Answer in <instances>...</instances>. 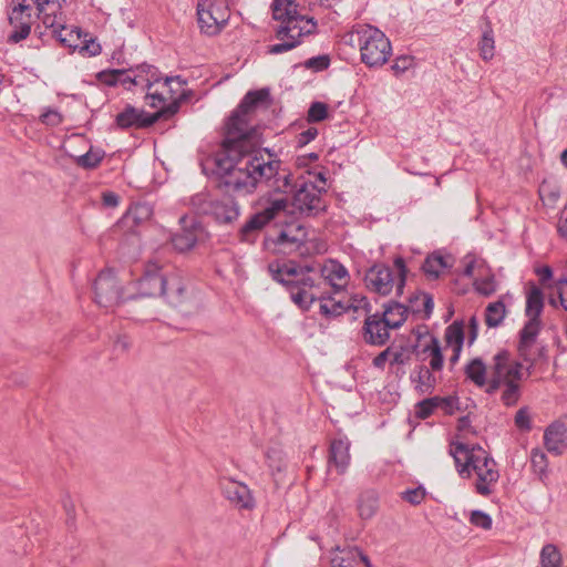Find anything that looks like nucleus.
<instances>
[{"instance_id": "62", "label": "nucleus", "mask_w": 567, "mask_h": 567, "mask_svg": "<svg viewBox=\"0 0 567 567\" xmlns=\"http://www.w3.org/2000/svg\"><path fill=\"white\" fill-rule=\"evenodd\" d=\"M421 301L423 303V311H424V317L429 318L430 315L432 313L433 311V308H434V301H433V298L427 295V293H423L422 297H421Z\"/></svg>"}, {"instance_id": "11", "label": "nucleus", "mask_w": 567, "mask_h": 567, "mask_svg": "<svg viewBox=\"0 0 567 567\" xmlns=\"http://www.w3.org/2000/svg\"><path fill=\"white\" fill-rule=\"evenodd\" d=\"M34 8L31 4L19 2L9 13V23L12 31L8 35V43H19L27 39L35 21Z\"/></svg>"}, {"instance_id": "6", "label": "nucleus", "mask_w": 567, "mask_h": 567, "mask_svg": "<svg viewBox=\"0 0 567 567\" xmlns=\"http://www.w3.org/2000/svg\"><path fill=\"white\" fill-rule=\"evenodd\" d=\"M354 33L358 35L361 61L370 68L385 64L391 55L392 48L385 34L369 24L359 25Z\"/></svg>"}, {"instance_id": "35", "label": "nucleus", "mask_w": 567, "mask_h": 567, "mask_svg": "<svg viewBox=\"0 0 567 567\" xmlns=\"http://www.w3.org/2000/svg\"><path fill=\"white\" fill-rule=\"evenodd\" d=\"M506 315V308L503 301L498 300L489 303L485 310V323L489 328L498 327Z\"/></svg>"}, {"instance_id": "29", "label": "nucleus", "mask_w": 567, "mask_h": 567, "mask_svg": "<svg viewBox=\"0 0 567 567\" xmlns=\"http://www.w3.org/2000/svg\"><path fill=\"white\" fill-rule=\"evenodd\" d=\"M452 256L435 251L426 257L422 269L430 279H437L447 268L452 267Z\"/></svg>"}, {"instance_id": "10", "label": "nucleus", "mask_w": 567, "mask_h": 567, "mask_svg": "<svg viewBox=\"0 0 567 567\" xmlns=\"http://www.w3.org/2000/svg\"><path fill=\"white\" fill-rule=\"evenodd\" d=\"M230 17L228 2H197V18L200 30L217 34Z\"/></svg>"}, {"instance_id": "37", "label": "nucleus", "mask_w": 567, "mask_h": 567, "mask_svg": "<svg viewBox=\"0 0 567 567\" xmlns=\"http://www.w3.org/2000/svg\"><path fill=\"white\" fill-rule=\"evenodd\" d=\"M542 567H561L563 558L559 549L554 544H547L540 551Z\"/></svg>"}, {"instance_id": "9", "label": "nucleus", "mask_w": 567, "mask_h": 567, "mask_svg": "<svg viewBox=\"0 0 567 567\" xmlns=\"http://www.w3.org/2000/svg\"><path fill=\"white\" fill-rule=\"evenodd\" d=\"M289 202L286 197L271 199L260 210L254 214L240 228L239 238L241 241H254L255 234L262 229L268 223L289 213Z\"/></svg>"}, {"instance_id": "27", "label": "nucleus", "mask_w": 567, "mask_h": 567, "mask_svg": "<svg viewBox=\"0 0 567 567\" xmlns=\"http://www.w3.org/2000/svg\"><path fill=\"white\" fill-rule=\"evenodd\" d=\"M185 85L186 81L179 76V86L177 84H173V86H171L172 91L169 92V103L158 110V113H162L163 118H168L176 114L181 104L190 99L192 91L186 90Z\"/></svg>"}, {"instance_id": "49", "label": "nucleus", "mask_w": 567, "mask_h": 567, "mask_svg": "<svg viewBox=\"0 0 567 567\" xmlns=\"http://www.w3.org/2000/svg\"><path fill=\"white\" fill-rule=\"evenodd\" d=\"M474 285L476 290L484 296H489L496 290V284L493 276H488L483 279H475Z\"/></svg>"}, {"instance_id": "51", "label": "nucleus", "mask_w": 567, "mask_h": 567, "mask_svg": "<svg viewBox=\"0 0 567 567\" xmlns=\"http://www.w3.org/2000/svg\"><path fill=\"white\" fill-rule=\"evenodd\" d=\"M402 498L412 505H419L425 498V489L421 486L408 489L402 493Z\"/></svg>"}, {"instance_id": "45", "label": "nucleus", "mask_w": 567, "mask_h": 567, "mask_svg": "<svg viewBox=\"0 0 567 567\" xmlns=\"http://www.w3.org/2000/svg\"><path fill=\"white\" fill-rule=\"evenodd\" d=\"M436 401H437V396H433V398L425 399V400L419 402L415 405L416 416L419 419L425 420L430 415H432L434 410L439 409Z\"/></svg>"}, {"instance_id": "43", "label": "nucleus", "mask_w": 567, "mask_h": 567, "mask_svg": "<svg viewBox=\"0 0 567 567\" xmlns=\"http://www.w3.org/2000/svg\"><path fill=\"white\" fill-rule=\"evenodd\" d=\"M76 50L84 55L95 56L101 53L102 48L95 39L89 38V34L85 33L81 37L80 45L76 47Z\"/></svg>"}, {"instance_id": "16", "label": "nucleus", "mask_w": 567, "mask_h": 567, "mask_svg": "<svg viewBox=\"0 0 567 567\" xmlns=\"http://www.w3.org/2000/svg\"><path fill=\"white\" fill-rule=\"evenodd\" d=\"M351 443L347 437L333 439L330 443L328 455V467L334 468L339 475H343L350 465Z\"/></svg>"}, {"instance_id": "58", "label": "nucleus", "mask_w": 567, "mask_h": 567, "mask_svg": "<svg viewBox=\"0 0 567 567\" xmlns=\"http://www.w3.org/2000/svg\"><path fill=\"white\" fill-rule=\"evenodd\" d=\"M515 423L519 429H529L530 427V421L528 413L526 410L520 409L517 411L515 415Z\"/></svg>"}, {"instance_id": "15", "label": "nucleus", "mask_w": 567, "mask_h": 567, "mask_svg": "<svg viewBox=\"0 0 567 567\" xmlns=\"http://www.w3.org/2000/svg\"><path fill=\"white\" fill-rule=\"evenodd\" d=\"M162 117V113L155 112L148 114L143 110H138L132 105H126L122 112L116 115V125L121 128H144L153 125Z\"/></svg>"}, {"instance_id": "54", "label": "nucleus", "mask_w": 567, "mask_h": 567, "mask_svg": "<svg viewBox=\"0 0 567 567\" xmlns=\"http://www.w3.org/2000/svg\"><path fill=\"white\" fill-rule=\"evenodd\" d=\"M41 122L49 126H58L62 123V115L56 110H47L41 115Z\"/></svg>"}, {"instance_id": "63", "label": "nucleus", "mask_w": 567, "mask_h": 567, "mask_svg": "<svg viewBox=\"0 0 567 567\" xmlns=\"http://www.w3.org/2000/svg\"><path fill=\"white\" fill-rule=\"evenodd\" d=\"M102 200L107 207H116L118 205V196L113 192L103 193Z\"/></svg>"}, {"instance_id": "57", "label": "nucleus", "mask_w": 567, "mask_h": 567, "mask_svg": "<svg viewBox=\"0 0 567 567\" xmlns=\"http://www.w3.org/2000/svg\"><path fill=\"white\" fill-rule=\"evenodd\" d=\"M329 65V59L327 56L311 58L306 62L307 68H315L317 70L327 69Z\"/></svg>"}, {"instance_id": "61", "label": "nucleus", "mask_w": 567, "mask_h": 567, "mask_svg": "<svg viewBox=\"0 0 567 567\" xmlns=\"http://www.w3.org/2000/svg\"><path fill=\"white\" fill-rule=\"evenodd\" d=\"M62 505L68 516V522H73L75 518V506L70 496H65L62 499Z\"/></svg>"}, {"instance_id": "4", "label": "nucleus", "mask_w": 567, "mask_h": 567, "mask_svg": "<svg viewBox=\"0 0 567 567\" xmlns=\"http://www.w3.org/2000/svg\"><path fill=\"white\" fill-rule=\"evenodd\" d=\"M491 378L485 392L494 394L501 392V402L505 406H514L522 395L524 374L522 363L513 360L507 351H501L493 358Z\"/></svg>"}, {"instance_id": "53", "label": "nucleus", "mask_w": 567, "mask_h": 567, "mask_svg": "<svg viewBox=\"0 0 567 567\" xmlns=\"http://www.w3.org/2000/svg\"><path fill=\"white\" fill-rule=\"evenodd\" d=\"M318 135V130L316 127H309L296 136V144L298 147H303L313 141Z\"/></svg>"}, {"instance_id": "48", "label": "nucleus", "mask_w": 567, "mask_h": 567, "mask_svg": "<svg viewBox=\"0 0 567 567\" xmlns=\"http://www.w3.org/2000/svg\"><path fill=\"white\" fill-rule=\"evenodd\" d=\"M470 522L476 527H481L483 529H491L492 528V518L488 514L482 511H473L470 516Z\"/></svg>"}, {"instance_id": "23", "label": "nucleus", "mask_w": 567, "mask_h": 567, "mask_svg": "<svg viewBox=\"0 0 567 567\" xmlns=\"http://www.w3.org/2000/svg\"><path fill=\"white\" fill-rule=\"evenodd\" d=\"M307 231L301 225H290L280 230L275 244L287 251L298 249L305 241Z\"/></svg>"}, {"instance_id": "52", "label": "nucleus", "mask_w": 567, "mask_h": 567, "mask_svg": "<svg viewBox=\"0 0 567 567\" xmlns=\"http://www.w3.org/2000/svg\"><path fill=\"white\" fill-rule=\"evenodd\" d=\"M437 406L443 410L445 414H453L458 410V399L454 396L440 398L437 396Z\"/></svg>"}, {"instance_id": "24", "label": "nucleus", "mask_w": 567, "mask_h": 567, "mask_svg": "<svg viewBox=\"0 0 567 567\" xmlns=\"http://www.w3.org/2000/svg\"><path fill=\"white\" fill-rule=\"evenodd\" d=\"M173 84L179 86V75L166 76L163 82L159 81V83L155 85V89L150 90L145 96L147 104L151 107H158L159 110L166 106L167 103H169V92L172 91L171 86H173Z\"/></svg>"}, {"instance_id": "8", "label": "nucleus", "mask_w": 567, "mask_h": 567, "mask_svg": "<svg viewBox=\"0 0 567 567\" xmlns=\"http://www.w3.org/2000/svg\"><path fill=\"white\" fill-rule=\"evenodd\" d=\"M394 267L398 275L394 276L393 270L383 264L373 265L368 269L364 276L365 287L378 295L388 296L393 287L396 288V293L401 295L406 280V267L402 258L394 260Z\"/></svg>"}, {"instance_id": "31", "label": "nucleus", "mask_w": 567, "mask_h": 567, "mask_svg": "<svg viewBox=\"0 0 567 567\" xmlns=\"http://www.w3.org/2000/svg\"><path fill=\"white\" fill-rule=\"evenodd\" d=\"M406 308L401 303L393 302L385 307L384 311L380 317L388 323L386 327L390 329L400 328L406 320Z\"/></svg>"}, {"instance_id": "20", "label": "nucleus", "mask_w": 567, "mask_h": 567, "mask_svg": "<svg viewBox=\"0 0 567 567\" xmlns=\"http://www.w3.org/2000/svg\"><path fill=\"white\" fill-rule=\"evenodd\" d=\"M219 224H233L240 215V207L230 196L215 198L208 214Z\"/></svg>"}, {"instance_id": "38", "label": "nucleus", "mask_w": 567, "mask_h": 567, "mask_svg": "<svg viewBox=\"0 0 567 567\" xmlns=\"http://www.w3.org/2000/svg\"><path fill=\"white\" fill-rule=\"evenodd\" d=\"M347 310V305L342 301H337L330 296H326L320 301V313L326 318H333L342 315Z\"/></svg>"}, {"instance_id": "33", "label": "nucleus", "mask_w": 567, "mask_h": 567, "mask_svg": "<svg viewBox=\"0 0 567 567\" xmlns=\"http://www.w3.org/2000/svg\"><path fill=\"white\" fill-rule=\"evenodd\" d=\"M544 309V295L543 291L533 286L526 297L525 313L528 318L539 319Z\"/></svg>"}, {"instance_id": "40", "label": "nucleus", "mask_w": 567, "mask_h": 567, "mask_svg": "<svg viewBox=\"0 0 567 567\" xmlns=\"http://www.w3.org/2000/svg\"><path fill=\"white\" fill-rule=\"evenodd\" d=\"M445 342L449 348H462L464 342V330L461 322H453L445 330Z\"/></svg>"}, {"instance_id": "7", "label": "nucleus", "mask_w": 567, "mask_h": 567, "mask_svg": "<svg viewBox=\"0 0 567 567\" xmlns=\"http://www.w3.org/2000/svg\"><path fill=\"white\" fill-rule=\"evenodd\" d=\"M140 296L161 297L182 296L184 288L176 276H168L157 260H150L145 266L143 277L138 280Z\"/></svg>"}, {"instance_id": "21", "label": "nucleus", "mask_w": 567, "mask_h": 567, "mask_svg": "<svg viewBox=\"0 0 567 567\" xmlns=\"http://www.w3.org/2000/svg\"><path fill=\"white\" fill-rule=\"evenodd\" d=\"M321 277L327 281L334 292L344 290L349 284V272L347 268L337 260H328L321 268Z\"/></svg>"}, {"instance_id": "22", "label": "nucleus", "mask_w": 567, "mask_h": 567, "mask_svg": "<svg viewBox=\"0 0 567 567\" xmlns=\"http://www.w3.org/2000/svg\"><path fill=\"white\" fill-rule=\"evenodd\" d=\"M331 567H372L369 558L357 547L338 549L331 557Z\"/></svg>"}, {"instance_id": "32", "label": "nucleus", "mask_w": 567, "mask_h": 567, "mask_svg": "<svg viewBox=\"0 0 567 567\" xmlns=\"http://www.w3.org/2000/svg\"><path fill=\"white\" fill-rule=\"evenodd\" d=\"M465 374L476 386L487 388L486 365L481 359L470 361L465 367Z\"/></svg>"}, {"instance_id": "30", "label": "nucleus", "mask_w": 567, "mask_h": 567, "mask_svg": "<svg viewBox=\"0 0 567 567\" xmlns=\"http://www.w3.org/2000/svg\"><path fill=\"white\" fill-rule=\"evenodd\" d=\"M379 497L374 489L363 491L358 498V513L361 518L369 519L378 511Z\"/></svg>"}, {"instance_id": "34", "label": "nucleus", "mask_w": 567, "mask_h": 567, "mask_svg": "<svg viewBox=\"0 0 567 567\" xmlns=\"http://www.w3.org/2000/svg\"><path fill=\"white\" fill-rule=\"evenodd\" d=\"M480 55L484 61H491L495 55V40L491 23H486L483 34L478 42Z\"/></svg>"}, {"instance_id": "42", "label": "nucleus", "mask_w": 567, "mask_h": 567, "mask_svg": "<svg viewBox=\"0 0 567 567\" xmlns=\"http://www.w3.org/2000/svg\"><path fill=\"white\" fill-rule=\"evenodd\" d=\"M151 214L152 210L148 205L137 204L128 209L124 219L126 223L140 224L141 221L148 219Z\"/></svg>"}, {"instance_id": "64", "label": "nucleus", "mask_w": 567, "mask_h": 567, "mask_svg": "<svg viewBox=\"0 0 567 567\" xmlns=\"http://www.w3.org/2000/svg\"><path fill=\"white\" fill-rule=\"evenodd\" d=\"M558 233L560 236L567 237V204L561 212L560 220L558 223Z\"/></svg>"}, {"instance_id": "25", "label": "nucleus", "mask_w": 567, "mask_h": 567, "mask_svg": "<svg viewBox=\"0 0 567 567\" xmlns=\"http://www.w3.org/2000/svg\"><path fill=\"white\" fill-rule=\"evenodd\" d=\"M544 443L548 452L556 455L561 454L567 449V430L564 424H550L544 434Z\"/></svg>"}, {"instance_id": "60", "label": "nucleus", "mask_w": 567, "mask_h": 567, "mask_svg": "<svg viewBox=\"0 0 567 567\" xmlns=\"http://www.w3.org/2000/svg\"><path fill=\"white\" fill-rule=\"evenodd\" d=\"M267 458L269 461L270 467L281 471L284 464H282V460L280 457V452H278L276 450L268 451Z\"/></svg>"}, {"instance_id": "36", "label": "nucleus", "mask_w": 567, "mask_h": 567, "mask_svg": "<svg viewBox=\"0 0 567 567\" xmlns=\"http://www.w3.org/2000/svg\"><path fill=\"white\" fill-rule=\"evenodd\" d=\"M413 381L416 383L415 389L421 393H431L435 385V378L432 372L425 368H419L416 375L413 378Z\"/></svg>"}, {"instance_id": "50", "label": "nucleus", "mask_w": 567, "mask_h": 567, "mask_svg": "<svg viewBox=\"0 0 567 567\" xmlns=\"http://www.w3.org/2000/svg\"><path fill=\"white\" fill-rule=\"evenodd\" d=\"M118 76H123V73L121 70H107V71H102V72L97 73V80L107 86L117 85Z\"/></svg>"}, {"instance_id": "14", "label": "nucleus", "mask_w": 567, "mask_h": 567, "mask_svg": "<svg viewBox=\"0 0 567 567\" xmlns=\"http://www.w3.org/2000/svg\"><path fill=\"white\" fill-rule=\"evenodd\" d=\"M220 489L226 499L239 509H251L255 501L247 485L231 478L224 477L219 482Z\"/></svg>"}, {"instance_id": "12", "label": "nucleus", "mask_w": 567, "mask_h": 567, "mask_svg": "<svg viewBox=\"0 0 567 567\" xmlns=\"http://www.w3.org/2000/svg\"><path fill=\"white\" fill-rule=\"evenodd\" d=\"M94 299L100 307L113 308L122 299L116 276L111 270L101 271L94 281Z\"/></svg>"}, {"instance_id": "18", "label": "nucleus", "mask_w": 567, "mask_h": 567, "mask_svg": "<svg viewBox=\"0 0 567 567\" xmlns=\"http://www.w3.org/2000/svg\"><path fill=\"white\" fill-rule=\"evenodd\" d=\"M179 223L182 224L183 228L179 233L173 236L172 243L175 249L184 252L192 249L196 245L200 228L193 218L187 216H182Z\"/></svg>"}, {"instance_id": "19", "label": "nucleus", "mask_w": 567, "mask_h": 567, "mask_svg": "<svg viewBox=\"0 0 567 567\" xmlns=\"http://www.w3.org/2000/svg\"><path fill=\"white\" fill-rule=\"evenodd\" d=\"M379 313L368 316L363 326V338L365 342L373 346H383L390 338V328Z\"/></svg>"}, {"instance_id": "1", "label": "nucleus", "mask_w": 567, "mask_h": 567, "mask_svg": "<svg viewBox=\"0 0 567 567\" xmlns=\"http://www.w3.org/2000/svg\"><path fill=\"white\" fill-rule=\"evenodd\" d=\"M269 90L248 92L229 116L220 147L203 164L218 186L239 196L254 194L259 185L278 190L290 185L289 175L280 176L277 155L261 148V132L256 122L259 107H267Z\"/></svg>"}, {"instance_id": "46", "label": "nucleus", "mask_w": 567, "mask_h": 567, "mask_svg": "<svg viewBox=\"0 0 567 567\" xmlns=\"http://www.w3.org/2000/svg\"><path fill=\"white\" fill-rule=\"evenodd\" d=\"M328 116V107L322 102H313L309 110L307 120L309 123L323 121Z\"/></svg>"}, {"instance_id": "17", "label": "nucleus", "mask_w": 567, "mask_h": 567, "mask_svg": "<svg viewBox=\"0 0 567 567\" xmlns=\"http://www.w3.org/2000/svg\"><path fill=\"white\" fill-rule=\"evenodd\" d=\"M43 23L52 29L53 35L63 45L73 50H76V47L80 45L82 32L79 28H68L63 24L61 18L51 17L50 14L43 18Z\"/></svg>"}, {"instance_id": "5", "label": "nucleus", "mask_w": 567, "mask_h": 567, "mask_svg": "<svg viewBox=\"0 0 567 567\" xmlns=\"http://www.w3.org/2000/svg\"><path fill=\"white\" fill-rule=\"evenodd\" d=\"M269 271L272 279L285 286L291 300L305 311L309 310L316 300L321 301L326 297L320 282H316L312 277L290 262L270 264Z\"/></svg>"}, {"instance_id": "13", "label": "nucleus", "mask_w": 567, "mask_h": 567, "mask_svg": "<svg viewBox=\"0 0 567 567\" xmlns=\"http://www.w3.org/2000/svg\"><path fill=\"white\" fill-rule=\"evenodd\" d=\"M292 206L300 213L307 215H315L323 209L321 194L318 187L309 182H303L299 185L295 193Z\"/></svg>"}, {"instance_id": "47", "label": "nucleus", "mask_w": 567, "mask_h": 567, "mask_svg": "<svg viewBox=\"0 0 567 567\" xmlns=\"http://www.w3.org/2000/svg\"><path fill=\"white\" fill-rule=\"evenodd\" d=\"M102 158L103 154L100 152L89 151L84 155L79 156L76 163L83 168H94L100 164Z\"/></svg>"}, {"instance_id": "41", "label": "nucleus", "mask_w": 567, "mask_h": 567, "mask_svg": "<svg viewBox=\"0 0 567 567\" xmlns=\"http://www.w3.org/2000/svg\"><path fill=\"white\" fill-rule=\"evenodd\" d=\"M424 351H430V367L433 371H440L443 368V354L439 340L434 337L430 338V342L425 346Z\"/></svg>"}, {"instance_id": "55", "label": "nucleus", "mask_w": 567, "mask_h": 567, "mask_svg": "<svg viewBox=\"0 0 567 567\" xmlns=\"http://www.w3.org/2000/svg\"><path fill=\"white\" fill-rule=\"evenodd\" d=\"M414 59L409 55H402L394 60L392 65L393 71L396 73H403L409 70L413 65Z\"/></svg>"}, {"instance_id": "26", "label": "nucleus", "mask_w": 567, "mask_h": 567, "mask_svg": "<svg viewBox=\"0 0 567 567\" xmlns=\"http://www.w3.org/2000/svg\"><path fill=\"white\" fill-rule=\"evenodd\" d=\"M542 322L540 319L528 318L523 329L519 332L518 352L519 355L525 360H529V352L534 346L536 338L540 331Z\"/></svg>"}, {"instance_id": "3", "label": "nucleus", "mask_w": 567, "mask_h": 567, "mask_svg": "<svg viewBox=\"0 0 567 567\" xmlns=\"http://www.w3.org/2000/svg\"><path fill=\"white\" fill-rule=\"evenodd\" d=\"M272 17L281 23L276 31V38L282 42L268 47L269 54H281L295 49L300 44V39L316 28L312 18L298 11V2H272Z\"/></svg>"}, {"instance_id": "59", "label": "nucleus", "mask_w": 567, "mask_h": 567, "mask_svg": "<svg viewBox=\"0 0 567 567\" xmlns=\"http://www.w3.org/2000/svg\"><path fill=\"white\" fill-rule=\"evenodd\" d=\"M392 354V348H386L382 352H380L374 359H373V365L378 369H383L386 361L390 360V355Z\"/></svg>"}, {"instance_id": "44", "label": "nucleus", "mask_w": 567, "mask_h": 567, "mask_svg": "<svg viewBox=\"0 0 567 567\" xmlns=\"http://www.w3.org/2000/svg\"><path fill=\"white\" fill-rule=\"evenodd\" d=\"M530 463L535 473H537L540 476L546 475L548 461L546 454L542 450H532Z\"/></svg>"}, {"instance_id": "39", "label": "nucleus", "mask_w": 567, "mask_h": 567, "mask_svg": "<svg viewBox=\"0 0 567 567\" xmlns=\"http://www.w3.org/2000/svg\"><path fill=\"white\" fill-rule=\"evenodd\" d=\"M214 199L209 193L200 192L190 197L189 205L197 214L208 215Z\"/></svg>"}, {"instance_id": "56", "label": "nucleus", "mask_w": 567, "mask_h": 567, "mask_svg": "<svg viewBox=\"0 0 567 567\" xmlns=\"http://www.w3.org/2000/svg\"><path fill=\"white\" fill-rule=\"evenodd\" d=\"M557 295L559 302L567 312V278L559 279L557 282Z\"/></svg>"}, {"instance_id": "2", "label": "nucleus", "mask_w": 567, "mask_h": 567, "mask_svg": "<svg viewBox=\"0 0 567 567\" xmlns=\"http://www.w3.org/2000/svg\"><path fill=\"white\" fill-rule=\"evenodd\" d=\"M458 474L474 478L476 494L487 497L495 493L501 474L495 460L480 445L453 443L450 449Z\"/></svg>"}, {"instance_id": "28", "label": "nucleus", "mask_w": 567, "mask_h": 567, "mask_svg": "<svg viewBox=\"0 0 567 567\" xmlns=\"http://www.w3.org/2000/svg\"><path fill=\"white\" fill-rule=\"evenodd\" d=\"M133 76L132 83L135 86H142L146 89V93L155 87L156 84L162 80L158 70L150 64H141L132 69Z\"/></svg>"}]
</instances>
